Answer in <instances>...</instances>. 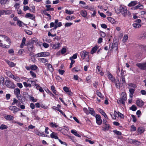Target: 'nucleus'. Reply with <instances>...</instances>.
<instances>
[{
	"label": "nucleus",
	"instance_id": "nucleus-9",
	"mask_svg": "<svg viewBox=\"0 0 146 146\" xmlns=\"http://www.w3.org/2000/svg\"><path fill=\"white\" fill-rule=\"evenodd\" d=\"M137 105L139 107H141L144 104L143 102L141 100H138L136 102Z\"/></svg>",
	"mask_w": 146,
	"mask_h": 146
},
{
	"label": "nucleus",
	"instance_id": "nucleus-63",
	"mask_svg": "<svg viewBox=\"0 0 146 146\" xmlns=\"http://www.w3.org/2000/svg\"><path fill=\"white\" fill-rule=\"evenodd\" d=\"M118 116L122 118H123L124 117L123 115L119 112H118Z\"/></svg>",
	"mask_w": 146,
	"mask_h": 146
},
{
	"label": "nucleus",
	"instance_id": "nucleus-17",
	"mask_svg": "<svg viewBox=\"0 0 146 146\" xmlns=\"http://www.w3.org/2000/svg\"><path fill=\"white\" fill-rule=\"evenodd\" d=\"M5 119L7 120H13L14 117L11 115H7L5 117Z\"/></svg>",
	"mask_w": 146,
	"mask_h": 146
},
{
	"label": "nucleus",
	"instance_id": "nucleus-31",
	"mask_svg": "<svg viewBox=\"0 0 146 146\" xmlns=\"http://www.w3.org/2000/svg\"><path fill=\"white\" fill-rule=\"evenodd\" d=\"M121 95L122 97L121 98H122L124 101H125L127 100L126 95L125 93L124 92H123L121 94Z\"/></svg>",
	"mask_w": 146,
	"mask_h": 146
},
{
	"label": "nucleus",
	"instance_id": "nucleus-10",
	"mask_svg": "<svg viewBox=\"0 0 146 146\" xmlns=\"http://www.w3.org/2000/svg\"><path fill=\"white\" fill-rule=\"evenodd\" d=\"M80 13L82 17H86L87 15V13L86 10H82L80 11Z\"/></svg>",
	"mask_w": 146,
	"mask_h": 146
},
{
	"label": "nucleus",
	"instance_id": "nucleus-50",
	"mask_svg": "<svg viewBox=\"0 0 146 146\" xmlns=\"http://www.w3.org/2000/svg\"><path fill=\"white\" fill-rule=\"evenodd\" d=\"M98 13L103 18H105L106 17V15L102 13H100V11H98Z\"/></svg>",
	"mask_w": 146,
	"mask_h": 146
},
{
	"label": "nucleus",
	"instance_id": "nucleus-38",
	"mask_svg": "<svg viewBox=\"0 0 146 146\" xmlns=\"http://www.w3.org/2000/svg\"><path fill=\"white\" fill-rule=\"evenodd\" d=\"M55 87L54 86H52L51 87V89L52 90L53 92L56 95H58L56 93V91L55 90Z\"/></svg>",
	"mask_w": 146,
	"mask_h": 146
},
{
	"label": "nucleus",
	"instance_id": "nucleus-16",
	"mask_svg": "<svg viewBox=\"0 0 146 146\" xmlns=\"http://www.w3.org/2000/svg\"><path fill=\"white\" fill-rule=\"evenodd\" d=\"M133 26L135 28H139L141 26V25L140 23L135 22L133 24Z\"/></svg>",
	"mask_w": 146,
	"mask_h": 146
},
{
	"label": "nucleus",
	"instance_id": "nucleus-32",
	"mask_svg": "<svg viewBox=\"0 0 146 146\" xmlns=\"http://www.w3.org/2000/svg\"><path fill=\"white\" fill-rule=\"evenodd\" d=\"M31 42L32 44L33 45V44H36L37 43V40L36 39V38H33L31 39Z\"/></svg>",
	"mask_w": 146,
	"mask_h": 146
},
{
	"label": "nucleus",
	"instance_id": "nucleus-14",
	"mask_svg": "<svg viewBox=\"0 0 146 146\" xmlns=\"http://www.w3.org/2000/svg\"><path fill=\"white\" fill-rule=\"evenodd\" d=\"M114 82L116 88L118 89H119L120 88V86H121L122 84L119 83V80H117L116 81H115Z\"/></svg>",
	"mask_w": 146,
	"mask_h": 146
},
{
	"label": "nucleus",
	"instance_id": "nucleus-55",
	"mask_svg": "<svg viewBox=\"0 0 146 146\" xmlns=\"http://www.w3.org/2000/svg\"><path fill=\"white\" fill-rule=\"evenodd\" d=\"M63 89L64 90L66 93L70 90L69 88L67 87L66 86L64 87Z\"/></svg>",
	"mask_w": 146,
	"mask_h": 146
},
{
	"label": "nucleus",
	"instance_id": "nucleus-12",
	"mask_svg": "<svg viewBox=\"0 0 146 146\" xmlns=\"http://www.w3.org/2000/svg\"><path fill=\"white\" fill-rule=\"evenodd\" d=\"M9 0H0V3L1 5H4L5 4H8Z\"/></svg>",
	"mask_w": 146,
	"mask_h": 146
},
{
	"label": "nucleus",
	"instance_id": "nucleus-23",
	"mask_svg": "<svg viewBox=\"0 0 146 146\" xmlns=\"http://www.w3.org/2000/svg\"><path fill=\"white\" fill-rule=\"evenodd\" d=\"M138 132L139 134H141L144 131V128L142 127H139L137 129Z\"/></svg>",
	"mask_w": 146,
	"mask_h": 146
},
{
	"label": "nucleus",
	"instance_id": "nucleus-11",
	"mask_svg": "<svg viewBox=\"0 0 146 146\" xmlns=\"http://www.w3.org/2000/svg\"><path fill=\"white\" fill-rule=\"evenodd\" d=\"M26 18L29 17L30 19H35V16L33 14H31L29 13H27L25 16Z\"/></svg>",
	"mask_w": 146,
	"mask_h": 146
},
{
	"label": "nucleus",
	"instance_id": "nucleus-6",
	"mask_svg": "<svg viewBox=\"0 0 146 146\" xmlns=\"http://www.w3.org/2000/svg\"><path fill=\"white\" fill-rule=\"evenodd\" d=\"M9 109L13 111V113L15 114L19 110H20V109L18 108L16 106H10L9 107Z\"/></svg>",
	"mask_w": 146,
	"mask_h": 146
},
{
	"label": "nucleus",
	"instance_id": "nucleus-59",
	"mask_svg": "<svg viewBox=\"0 0 146 146\" xmlns=\"http://www.w3.org/2000/svg\"><path fill=\"white\" fill-rule=\"evenodd\" d=\"M58 72L60 74L62 75L64 73L65 71L64 70H62L59 69L58 70Z\"/></svg>",
	"mask_w": 146,
	"mask_h": 146
},
{
	"label": "nucleus",
	"instance_id": "nucleus-37",
	"mask_svg": "<svg viewBox=\"0 0 146 146\" xmlns=\"http://www.w3.org/2000/svg\"><path fill=\"white\" fill-rule=\"evenodd\" d=\"M47 67L48 68V70L51 72H52L53 71V69L52 68V65L50 64H48Z\"/></svg>",
	"mask_w": 146,
	"mask_h": 146
},
{
	"label": "nucleus",
	"instance_id": "nucleus-36",
	"mask_svg": "<svg viewBox=\"0 0 146 146\" xmlns=\"http://www.w3.org/2000/svg\"><path fill=\"white\" fill-rule=\"evenodd\" d=\"M129 109L133 111H135L137 109L136 106L134 105H132L131 107L129 108Z\"/></svg>",
	"mask_w": 146,
	"mask_h": 146
},
{
	"label": "nucleus",
	"instance_id": "nucleus-5",
	"mask_svg": "<svg viewBox=\"0 0 146 146\" xmlns=\"http://www.w3.org/2000/svg\"><path fill=\"white\" fill-rule=\"evenodd\" d=\"M136 65L140 69L146 70V62L143 63H137Z\"/></svg>",
	"mask_w": 146,
	"mask_h": 146
},
{
	"label": "nucleus",
	"instance_id": "nucleus-19",
	"mask_svg": "<svg viewBox=\"0 0 146 146\" xmlns=\"http://www.w3.org/2000/svg\"><path fill=\"white\" fill-rule=\"evenodd\" d=\"M121 82L122 81V83L121 86H124L125 84L126 83L125 76H122V77H121V79H120Z\"/></svg>",
	"mask_w": 146,
	"mask_h": 146
},
{
	"label": "nucleus",
	"instance_id": "nucleus-62",
	"mask_svg": "<svg viewBox=\"0 0 146 146\" xmlns=\"http://www.w3.org/2000/svg\"><path fill=\"white\" fill-rule=\"evenodd\" d=\"M25 31L27 34L28 35H31L32 34V32H31L29 30H25Z\"/></svg>",
	"mask_w": 146,
	"mask_h": 146
},
{
	"label": "nucleus",
	"instance_id": "nucleus-21",
	"mask_svg": "<svg viewBox=\"0 0 146 146\" xmlns=\"http://www.w3.org/2000/svg\"><path fill=\"white\" fill-rule=\"evenodd\" d=\"M50 137L52 138L55 139H58V137L56 135V134L54 132H53L50 134Z\"/></svg>",
	"mask_w": 146,
	"mask_h": 146
},
{
	"label": "nucleus",
	"instance_id": "nucleus-25",
	"mask_svg": "<svg viewBox=\"0 0 146 146\" xmlns=\"http://www.w3.org/2000/svg\"><path fill=\"white\" fill-rule=\"evenodd\" d=\"M89 111L90 113L92 115L94 116L95 115V112L94 110L90 108H89Z\"/></svg>",
	"mask_w": 146,
	"mask_h": 146
},
{
	"label": "nucleus",
	"instance_id": "nucleus-4",
	"mask_svg": "<svg viewBox=\"0 0 146 146\" xmlns=\"http://www.w3.org/2000/svg\"><path fill=\"white\" fill-rule=\"evenodd\" d=\"M5 84L6 86L10 88H15V85L11 81L6 80L5 81Z\"/></svg>",
	"mask_w": 146,
	"mask_h": 146
},
{
	"label": "nucleus",
	"instance_id": "nucleus-8",
	"mask_svg": "<svg viewBox=\"0 0 146 146\" xmlns=\"http://www.w3.org/2000/svg\"><path fill=\"white\" fill-rule=\"evenodd\" d=\"M117 43H114L113 44V43H111L109 45V48L111 50H112L114 48H115L117 50Z\"/></svg>",
	"mask_w": 146,
	"mask_h": 146
},
{
	"label": "nucleus",
	"instance_id": "nucleus-43",
	"mask_svg": "<svg viewBox=\"0 0 146 146\" xmlns=\"http://www.w3.org/2000/svg\"><path fill=\"white\" fill-rule=\"evenodd\" d=\"M113 132L115 134L118 135H121V132L116 130H113Z\"/></svg>",
	"mask_w": 146,
	"mask_h": 146
},
{
	"label": "nucleus",
	"instance_id": "nucleus-48",
	"mask_svg": "<svg viewBox=\"0 0 146 146\" xmlns=\"http://www.w3.org/2000/svg\"><path fill=\"white\" fill-rule=\"evenodd\" d=\"M30 73L31 74V75L32 76V77L33 78H35L36 77V76L35 73L33 72L32 71H31L30 72Z\"/></svg>",
	"mask_w": 146,
	"mask_h": 146
},
{
	"label": "nucleus",
	"instance_id": "nucleus-57",
	"mask_svg": "<svg viewBox=\"0 0 146 146\" xmlns=\"http://www.w3.org/2000/svg\"><path fill=\"white\" fill-rule=\"evenodd\" d=\"M29 9V7L27 6H24L23 7V10L25 11Z\"/></svg>",
	"mask_w": 146,
	"mask_h": 146
},
{
	"label": "nucleus",
	"instance_id": "nucleus-1",
	"mask_svg": "<svg viewBox=\"0 0 146 146\" xmlns=\"http://www.w3.org/2000/svg\"><path fill=\"white\" fill-rule=\"evenodd\" d=\"M11 43L10 39L4 35H0V46L3 48H9Z\"/></svg>",
	"mask_w": 146,
	"mask_h": 146
},
{
	"label": "nucleus",
	"instance_id": "nucleus-29",
	"mask_svg": "<svg viewBox=\"0 0 146 146\" xmlns=\"http://www.w3.org/2000/svg\"><path fill=\"white\" fill-rule=\"evenodd\" d=\"M42 56L46 57L49 56L50 55L49 52H41Z\"/></svg>",
	"mask_w": 146,
	"mask_h": 146
},
{
	"label": "nucleus",
	"instance_id": "nucleus-53",
	"mask_svg": "<svg viewBox=\"0 0 146 146\" xmlns=\"http://www.w3.org/2000/svg\"><path fill=\"white\" fill-rule=\"evenodd\" d=\"M60 43H58L57 44H54L53 45V47L55 49H56L59 47Z\"/></svg>",
	"mask_w": 146,
	"mask_h": 146
},
{
	"label": "nucleus",
	"instance_id": "nucleus-22",
	"mask_svg": "<svg viewBox=\"0 0 146 146\" xmlns=\"http://www.w3.org/2000/svg\"><path fill=\"white\" fill-rule=\"evenodd\" d=\"M71 132L72 134H73L75 135L78 137H81L80 135L79 134H78L77 132V131L75 130H72L71 131Z\"/></svg>",
	"mask_w": 146,
	"mask_h": 146
},
{
	"label": "nucleus",
	"instance_id": "nucleus-15",
	"mask_svg": "<svg viewBox=\"0 0 146 146\" xmlns=\"http://www.w3.org/2000/svg\"><path fill=\"white\" fill-rule=\"evenodd\" d=\"M14 93L16 96L19 95L20 93V89L18 88H16L14 90Z\"/></svg>",
	"mask_w": 146,
	"mask_h": 146
},
{
	"label": "nucleus",
	"instance_id": "nucleus-47",
	"mask_svg": "<svg viewBox=\"0 0 146 146\" xmlns=\"http://www.w3.org/2000/svg\"><path fill=\"white\" fill-rule=\"evenodd\" d=\"M37 68V67L35 65H32L30 67L31 69L33 70H35Z\"/></svg>",
	"mask_w": 146,
	"mask_h": 146
},
{
	"label": "nucleus",
	"instance_id": "nucleus-46",
	"mask_svg": "<svg viewBox=\"0 0 146 146\" xmlns=\"http://www.w3.org/2000/svg\"><path fill=\"white\" fill-rule=\"evenodd\" d=\"M0 84H2V85H3L4 83V78L3 77H1L0 78Z\"/></svg>",
	"mask_w": 146,
	"mask_h": 146
},
{
	"label": "nucleus",
	"instance_id": "nucleus-45",
	"mask_svg": "<svg viewBox=\"0 0 146 146\" xmlns=\"http://www.w3.org/2000/svg\"><path fill=\"white\" fill-rule=\"evenodd\" d=\"M30 11L33 13H35V7L33 6L31 7V9H29Z\"/></svg>",
	"mask_w": 146,
	"mask_h": 146
},
{
	"label": "nucleus",
	"instance_id": "nucleus-20",
	"mask_svg": "<svg viewBox=\"0 0 146 146\" xmlns=\"http://www.w3.org/2000/svg\"><path fill=\"white\" fill-rule=\"evenodd\" d=\"M124 101V100L122 98H121L117 100V102L119 104H122L123 105H124L125 103Z\"/></svg>",
	"mask_w": 146,
	"mask_h": 146
},
{
	"label": "nucleus",
	"instance_id": "nucleus-56",
	"mask_svg": "<svg viewBox=\"0 0 146 146\" xmlns=\"http://www.w3.org/2000/svg\"><path fill=\"white\" fill-rule=\"evenodd\" d=\"M100 34L101 36L103 37H104L106 36L105 33L104 32L102 31H100Z\"/></svg>",
	"mask_w": 146,
	"mask_h": 146
},
{
	"label": "nucleus",
	"instance_id": "nucleus-18",
	"mask_svg": "<svg viewBox=\"0 0 146 146\" xmlns=\"http://www.w3.org/2000/svg\"><path fill=\"white\" fill-rule=\"evenodd\" d=\"M143 8V6L139 4L136 6L133 7L132 9H142Z\"/></svg>",
	"mask_w": 146,
	"mask_h": 146
},
{
	"label": "nucleus",
	"instance_id": "nucleus-7",
	"mask_svg": "<svg viewBox=\"0 0 146 146\" xmlns=\"http://www.w3.org/2000/svg\"><path fill=\"white\" fill-rule=\"evenodd\" d=\"M96 122L98 124L100 125L101 124L102 121L101 119V117L99 115H96Z\"/></svg>",
	"mask_w": 146,
	"mask_h": 146
},
{
	"label": "nucleus",
	"instance_id": "nucleus-30",
	"mask_svg": "<svg viewBox=\"0 0 146 146\" xmlns=\"http://www.w3.org/2000/svg\"><path fill=\"white\" fill-rule=\"evenodd\" d=\"M139 38L140 39H145L146 38V32L140 35Z\"/></svg>",
	"mask_w": 146,
	"mask_h": 146
},
{
	"label": "nucleus",
	"instance_id": "nucleus-24",
	"mask_svg": "<svg viewBox=\"0 0 146 146\" xmlns=\"http://www.w3.org/2000/svg\"><path fill=\"white\" fill-rule=\"evenodd\" d=\"M5 61L10 66L13 67L15 66V64L13 62H10L8 60H6Z\"/></svg>",
	"mask_w": 146,
	"mask_h": 146
},
{
	"label": "nucleus",
	"instance_id": "nucleus-3",
	"mask_svg": "<svg viewBox=\"0 0 146 146\" xmlns=\"http://www.w3.org/2000/svg\"><path fill=\"white\" fill-rule=\"evenodd\" d=\"M89 52L84 50L80 53V55L81 56L82 58L83 59H84L86 57L88 56V59L86 60V61L88 62L89 61V57L88 55Z\"/></svg>",
	"mask_w": 146,
	"mask_h": 146
},
{
	"label": "nucleus",
	"instance_id": "nucleus-13",
	"mask_svg": "<svg viewBox=\"0 0 146 146\" xmlns=\"http://www.w3.org/2000/svg\"><path fill=\"white\" fill-rule=\"evenodd\" d=\"M98 111H99L103 115L104 117L106 118L107 119H108V117L106 115V114L104 112L103 110L100 108H99L98 110Z\"/></svg>",
	"mask_w": 146,
	"mask_h": 146
},
{
	"label": "nucleus",
	"instance_id": "nucleus-27",
	"mask_svg": "<svg viewBox=\"0 0 146 146\" xmlns=\"http://www.w3.org/2000/svg\"><path fill=\"white\" fill-rule=\"evenodd\" d=\"M26 41V38L24 37L22 39V43L20 45V47L21 48H23L25 45Z\"/></svg>",
	"mask_w": 146,
	"mask_h": 146
},
{
	"label": "nucleus",
	"instance_id": "nucleus-54",
	"mask_svg": "<svg viewBox=\"0 0 146 146\" xmlns=\"http://www.w3.org/2000/svg\"><path fill=\"white\" fill-rule=\"evenodd\" d=\"M11 10H5V14H9L11 13Z\"/></svg>",
	"mask_w": 146,
	"mask_h": 146
},
{
	"label": "nucleus",
	"instance_id": "nucleus-2",
	"mask_svg": "<svg viewBox=\"0 0 146 146\" xmlns=\"http://www.w3.org/2000/svg\"><path fill=\"white\" fill-rule=\"evenodd\" d=\"M119 10L120 13L124 17L127 15L129 17H131V13L126 8L120 7Z\"/></svg>",
	"mask_w": 146,
	"mask_h": 146
},
{
	"label": "nucleus",
	"instance_id": "nucleus-58",
	"mask_svg": "<svg viewBox=\"0 0 146 146\" xmlns=\"http://www.w3.org/2000/svg\"><path fill=\"white\" fill-rule=\"evenodd\" d=\"M135 91V90L134 89H130L129 90V92L130 93V94H132V95H133V94L134 93Z\"/></svg>",
	"mask_w": 146,
	"mask_h": 146
},
{
	"label": "nucleus",
	"instance_id": "nucleus-42",
	"mask_svg": "<svg viewBox=\"0 0 146 146\" xmlns=\"http://www.w3.org/2000/svg\"><path fill=\"white\" fill-rule=\"evenodd\" d=\"M110 127V126L109 124H107L105 125V126L104 127V129H103V130H108L109 129V128Z\"/></svg>",
	"mask_w": 146,
	"mask_h": 146
},
{
	"label": "nucleus",
	"instance_id": "nucleus-41",
	"mask_svg": "<svg viewBox=\"0 0 146 146\" xmlns=\"http://www.w3.org/2000/svg\"><path fill=\"white\" fill-rule=\"evenodd\" d=\"M50 126L52 127H55L56 128L59 126L58 125L56 124V123H54L52 122L50 123Z\"/></svg>",
	"mask_w": 146,
	"mask_h": 146
},
{
	"label": "nucleus",
	"instance_id": "nucleus-39",
	"mask_svg": "<svg viewBox=\"0 0 146 146\" xmlns=\"http://www.w3.org/2000/svg\"><path fill=\"white\" fill-rule=\"evenodd\" d=\"M108 20L112 24H113L115 23V21L114 19L111 17H108L107 18Z\"/></svg>",
	"mask_w": 146,
	"mask_h": 146
},
{
	"label": "nucleus",
	"instance_id": "nucleus-44",
	"mask_svg": "<svg viewBox=\"0 0 146 146\" xmlns=\"http://www.w3.org/2000/svg\"><path fill=\"white\" fill-rule=\"evenodd\" d=\"M78 55L77 53H76L74 54L72 56L70 57V60H73L72 59H76L77 58V56Z\"/></svg>",
	"mask_w": 146,
	"mask_h": 146
},
{
	"label": "nucleus",
	"instance_id": "nucleus-52",
	"mask_svg": "<svg viewBox=\"0 0 146 146\" xmlns=\"http://www.w3.org/2000/svg\"><path fill=\"white\" fill-rule=\"evenodd\" d=\"M72 24L73 23H67L65 24V27H68L72 25Z\"/></svg>",
	"mask_w": 146,
	"mask_h": 146
},
{
	"label": "nucleus",
	"instance_id": "nucleus-26",
	"mask_svg": "<svg viewBox=\"0 0 146 146\" xmlns=\"http://www.w3.org/2000/svg\"><path fill=\"white\" fill-rule=\"evenodd\" d=\"M98 49V47L97 46H95L94 47H93L91 51V54H93L95 53Z\"/></svg>",
	"mask_w": 146,
	"mask_h": 146
},
{
	"label": "nucleus",
	"instance_id": "nucleus-61",
	"mask_svg": "<svg viewBox=\"0 0 146 146\" xmlns=\"http://www.w3.org/2000/svg\"><path fill=\"white\" fill-rule=\"evenodd\" d=\"M33 45L30 46L29 47H28V50L30 52H31L32 50V48L33 47Z\"/></svg>",
	"mask_w": 146,
	"mask_h": 146
},
{
	"label": "nucleus",
	"instance_id": "nucleus-60",
	"mask_svg": "<svg viewBox=\"0 0 146 146\" xmlns=\"http://www.w3.org/2000/svg\"><path fill=\"white\" fill-rule=\"evenodd\" d=\"M71 60V63L70 64L69 68H71L72 66V65L74 63L75 61L74 60Z\"/></svg>",
	"mask_w": 146,
	"mask_h": 146
},
{
	"label": "nucleus",
	"instance_id": "nucleus-64",
	"mask_svg": "<svg viewBox=\"0 0 146 146\" xmlns=\"http://www.w3.org/2000/svg\"><path fill=\"white\" fill-rule=\"evenodd\" d=\"M66 52V49L65 48H62V49L61 50V53L62 54L65 53Z\"/></svg>",
	"mask_w": 146,
	"mask_h": 146
},
{
	"label": "nucleus",
	"instance_id": "nucleus-35",
	"mask_svg": "<svg viewBox=\"0 0 146 146\" xmlns=\"http://www.w3.org/2000/svg\"><path fill=\"white\" fill-rule=\"evenodd\" d=\"M39 60L41 62L44 63L48 62V60L47 59L43 58H39Z\"/></svg>",
	"mask_w": 146,
	"mask_h": 146
},
{
	"label": "nucleus",
	"instance_id": "nucleus-40",
	"mask_svg": "<svg viewBox=\"0 0 146 146\" xmlns=\"http://www.w3.org/2000/svg\"><path fill=\"white\" fill-rule=\"evenodd\" d=\"M8 128V127L6 125L3 124L1 125L0 126V129L1 130H3L7 129Z\"/></svg>",
	"mask_w": 146,
	"mask_h": 146
},
{
	"label": "nucleus",
	"instance_id": "nucleus-51",
	"mask_svg": "<svg viewBox=\"0 0 146 146\" xmlns=\"http://www.w3.org/2000/svg\"><path fill=\"white\" fill-rule=\"evenodd\" d=\"M128 38V36L127 35H125L122 40L123 42H126Z\"/></svg>",
	"mask_w": 146,
	"mask_h": 146
},
{
	"label": "nucleus",
	"instance_id": "nucleus-34",
	"mask_svg": "<svg viewBox=\"0 0 146 146\" xmlns=\"http://www.w3.org/2000/svg\"><path fill=\"white\" fill-rule=\"evenodd\" d=\"M100 67L99 66H98L97 67V72L100 74L102 76H103V75L104 73L103 72H102V71L100 69Z\"/></svg>",
	"mask_w": 146,
	"mask_h": 146
},
{
	"label": "nucleus",
	"instance_id": "nucleus-28",
	"mask_svg": "<svg viewBox=\"0 0 146 146\" xmlns=\"http://www.w3.org/2000/svg\"><path fill=\"white\" fill-rule=\"evenodd\" d=\"M137 4V2L136 1H131L128 5V6L129 7L133 6Z\"/></svg>",
	"mask_w": 146,
	"mask_h": 146
},
{
	"label": "nucleus",
	"instance_id": "nucleus-33",
	"mask_svg": "<svg viewBox=\"0 0 146 146\" xmlns=\"http://www.w3.org/2000/svg\"><path fill=\"white\" fill-rule=\"evenodd\" d=\"M109 78L112 82L115 81V78L111 74H109L108 75Z\"/></svg>",
	"mask_w": 146,
	"mask_h": 146
},
{
	"label": "nucleus",
	"instance_id": "nucleus-49",
	"mask_svg": "<svg viewBox=\"0 0 146 146\" xmlns=\"http://www.w3.org/2000/svg\"><path fill=\"white\" fill-rule=\"evenodd\" d=\"M65 12L66 13H67L68 14H69V15H71L73 13V11L68 10L67 9L66 10Z\"/></svg>",
	"mask_w": 146,
	"mask_h": 146
}]
</instances>
